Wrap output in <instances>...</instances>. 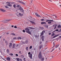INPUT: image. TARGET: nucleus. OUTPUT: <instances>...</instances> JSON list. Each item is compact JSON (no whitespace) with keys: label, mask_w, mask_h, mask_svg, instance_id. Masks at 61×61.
<instances>
[{"label":"nucleus","mask_w":61,"mask_h":61,"mask_svg":"<svg viewBox=\"0 0 61 61\" xmlns=\"http://www.w3.org/2000/svg\"><path fill=\"white\" fill-rule=\"evenodd\" d=\"M59 36V34L57 35L54 36L53 37V38H55V37H57V36Z\"/></svg>","instance_id":"6e6552de"},{"label":"nucleus","mask_w":61,"mask_h":61,"mask_svg":"<svg viewBox=\"0 0 61 61\" xmlns=\"http://www.w3.org/2000/svg\"><path fill=\"white\" fill-rule=\"evenodd\" d=\"M14 28H17V27L16 26H14Z\"/></svg>","instance_id":"8fccbe9b"},{"label":"nucleus","mask_w":61,"mask_h":61,"mask_svg":"<svg viewBox=\"0 0 61 61\" xmlns=\"http://www.w3.org/2000/svg\"><path fill=\"white\" fill-rule=\"evenodd\" d=\"M18 2H19V3H21V4H23V5H25V3H24V2L21 1H19Z\"/></svg>","instance_id":"9b49d317"},{"label":"nucleus","mask_w":61,"mask_h":61,"mask_svg":"<svg viewBox=\"0 0 61 61\" xmlns=\"http://www.w3.org/2000/svg\"><path fill=\"white\" fill-rule=\"evenodd\" d=\"M10 2H6V3L7 4H9V3H10Z\"/></svg>","instance_id":"603ef678"},{"label":"nucleus","mask_w":61,"mask_h":61,"mask_svg":"<svg viewBox=\"0 0 61 61\" xmlns=\"http://www.w3.org/2000/svg\"><path fill=\"white\" fill-rule=\"evenodd\" d=\"M10 3H11V4H14V3L13 2H10Z\"/></svg>","instance_id":"864d4df0"},{"label":"nucleus","mask_w":61,"mask_h":61,"mask_svg":"<svg viewBox=\"0 0 61 61\" xmlns=\"http://www.w3.org/2000/svg\"><path fill=\"white\" fill-rule=\"evenodd\" d=\"M15 44H13V46H12V48H15Z\"/></svg>","instance_id":"2eb2a0df"},{"label":"nucleus","mask_w":61,"mask_h":61,"mask_svg":"<svg viewBox=\"0 0 61 61\" xmlns=\"http://www.w3.org/2000/svg\"><path fill=\"white\" fill-rule=\"evenodd\" d=\"M25 30H26V33L29 34L30 35L31 34V32L30 31H30V29H29L27 28H25Z\"/></svg>","instance_id":"f257e3e1"},{"label":"nucleus","mask_w":61,"mask_h":61,"mask_svg":"<svg viewBox=\"0 0 61 61\" xmlns=\"http://www.w3.org/2000/svg\"><path fill=\"white\" fill-rule=\"evenodd\" d=\"M44 33H45V30H43L41 32V34L40 35V36H43L44 35Z\"/></svg>","instance_id":"20e7f679"},{"label":"nucleus","mask_w":61,"mask_h":61,"mask_svg":"<svg viewBox=\"0 0 61 61\" xmlns=\"http://www.w3.org/2000/svg\"><path fill=\"white\" fill-rule=\"evenodd\" d=\"M17 39H21V38L20 37H18V38H17Z\"/></svg>","instance_id":"cd10ccee"},{"label":"nucleus","mask_w":61,"mask_h":61,"mask_svg":"<svg viewBox=\"0 0 61 61\" xmlns=\"http://www.w3.org/2000/svg\"><path fill=\"white\" fill-rule=\"evenodd\" d=\"M56 32V30H54L52 32V33H54V32Z\"/></svg>","instance_id":"5fc2aeb1"},{"label":"nucleus","mask_w":61,"mask_h":61,"mask_svg":"<svg viewBox=\"0 0 61 61\" xmlns=\"http://www.w3.org/2000/svg\"><path fill=\"white\" fill-rule=\"evenodd\" d=\"M35 15L37 16H38V17H40V15H39L37 13H35Z\"/></svg>","instance_id":"ddd939ff"},{"label":"nucleus","mask_w":61,"mask_h":61,"mask_svg":"<svg viewBox=\"0 0 61 61\" xmlns=\"http://www.w3.org/2000/svg\"><path fill=\"white\" fill-rule=\"evenodd\" d=\"M41 61H44V59H45L44 58H42L41 59H40Z\"/></svg>","instance_id":"f3484780"},{"label":"nucleus","mask_w":61,"mask_h":61,"mask_svg":"<svg viewBox=\"0 0 61 61\" xmlns=\"http://www.w3.org/2000/svg\"><path fill=\"white\" fill-rule=\"evenodd\" d=\"M30 22L32 24H34L35 25H36V23H35V22H33L32 21H30Z\"/></svg>","instance_id":"1a4fd4ad"},{"label":"nucleus","mask_w":61,"mask_h":61,"mask_svg":"<svg viewBox=\"0 0 61 61\" xmlns=\"http://www.w3.org/2000/svg\"><path fill=\"white\" fill-rule=\"evenodd\" d=\"M55 50L54 49H53L51 51V52H52L53 51H54V50Z\"/></svg>","instance_id":"58836bf2"},{"label":"nucleus","mask_w":61,"mask_h":61,"mask_svg":"<svg viewBox=\"0 0 61 61\" xmlns=\"http://www.w3.org/2000/svg\"><path fill=\"white\" fill-rule=\"evenodd\" d=\"M51 23H52V22H51V21H49V22H48V24H51Z\"/></svg>","instance_id":"4c0bfd02"},{"label":"nucleus","mask_w":61,"mask_h":61,"mask_svg":"<svg viewBox=\"0 0 61 61\" xmlns=\"http://www.w3.org/2000/svg\"><path fill=\"white\" fill-rule=\"evenodd\" d=\"M55 17H56V18H57V16H55Z\"/></svg>","instance_id":"bf43d9fd"},{"label":"nucleus","mask_w":61,"mask_h":61,"mask_svg":"<svg viewBox=\"0 0 61 61\" xmlns=\"http://www.w3.org/2000/svg\"><path fill=\"white\" fill-rule=\"evenodd\" d=\"M51 33H49V34L50 35H51Z\"/></svg>","instance_id":"13d9d810"},{"label":"nucleus","mask_w":61,"mask_h":61,"mask_svg":"<svg viewBox=\"0 0 61 61\" xmlns=\"http://www.w3.org/2000/svg\"><path fill=\"white\" fill-rule=\"evenodd\" d=\"M16 56H18V55L17 54H16Z\"/></svg>","instance_id":"6e6d98bb"},{"label":"nucleus","mask_w":61,"mask_h":61,"mask_svg":"<svg viewBox=\"0 0 61 61\" xmlns=\"http://www.w3.org/2000/svg\"><path fill=\"white\" fill-rule=\"evenodd\" d=\"M58 30V29H56V30H55V31H58V30Z\"/></svg>","instance_id":"49530a36"},{"label":"nucleus","mask_w":61,"mask_h":61,"mask_svg":"<svg viewBox=\"0 0 61 61\" xmlns=\"http://www.w3.org/2000/svg\"><path fill=\"white\" fill-rule=\"evenodd\" d=\"M49 1H50V2H51V1H51V0H49Z\"/></svg>","instance_id":"338daca9"},{"label":"nucleus","mask_w":61,"mask_h":61,"mask_svg":"<svg viewBox=\"0 0 61 61\" xmlns=\"http://www.w3.org/2000/svg\"><path fill=\"white\" fill-rule=\"evenodd\" d=\"M61 26V25H58L57 26V27H58V28H59L60 27V28Z\"/></svg>","instance_id":"7c9ffc66"},{"label":"nucleus","mask_w":61,"mask_h":61,"mask_svg":"<svg viewBox=\"0 0 61 61\" xmlns=\"http://www.w3.org/2000/svg\"><path fill=\"white\" fill-rule=\"evenodd\" d=\"M59 46V45H56L55 46V48H56L57 47H58Z\"/></svg>","instance_id":"aec40b11"},{"label":"nucleus","mask_w":61,"mask_h":61,"mask_svg":"<svg viewBox=\"0 0 61 61\" xmlns=\"http://www.w3.org/2000/svg\"><path fill=\"white\" fill-rule=\"evenodd\" d=\"M49 21L50 22H55L53 20H49Z\"/></svg>","instance_id":"2f4dec72"},{"label":"nucleus","mask_w":61,"mask_h":61,"mask_svg":"<svg viewBox=\"0 0 61 61\" xmlns=\"http://www.w3.org/2000/svg\"><path fill=\"white\" fill-rule=\"evenodd\" d=\"M19 15L20 16H23V14H21V13H19Z\"/></svg>","instance_id":"4468645a"},{"label":"nucleus","mask_w":61,"mask_h":61,"mask_svg":"<svg viewBox=\"0 0 61 61\" xmlns=\"http://www.w3.org/2000/svg\"><path fill=\"white\" fill-rule=\"evenodd\" d=\"M21 43H22V44H25V42L23 41H21Z\"/></svg>","instance_id":"5701e85b"},{"label":"nucleus","mask_w":61,"mask_h":61,"mask_svg":"<svg viewBox=\"0 0 61 61\" xmlns=\"http://www.w3.org/2000/svg\"><path fill=\"white\" fill-rule=\"evenodd\" d=\"M16 7H20V5H17Z\"/></svg>","instance_id":"f704fd0d"},{"label":"nucleus","mask_w":61,"mask_h":61,"mask_svg":"<svg viewBox=\"0 0 61 61\" xmlns=\"http://www.w3.org/2000/svg\"><path fill=\"white\" fill-rule=\"evenodd\" d=\"M30 28V29H35V28H32L31 27H30L28 28Z\"/></svg>","instance_id":"412c9836"},{"label":"nucleus","mask_w":61,"mask_h":61,"mask_svg":"<svg viewBox=\"0 0 61 61\" xmlns=\"http://www.w3.org/2000/svg\"><path fill=\"white\" fill-rule=\"evenodd\" d=\"M5 43H7V41H6Z\"/></svg>","instance_id":"e2e57ef3"},{"label":"nucleus","mask_w":61,"mask_h":61,"mask_svg":"<svg viewBox=\"0 0 61 61\" xmlns=\"http://www.w3.org/2000/svg\"><path fill=\"white\" fill-rule=\"evenodd\" d=\"M12 44H10L9 45V46H10V48H11V47H12Z\"/></svg>","instance_id":"bb28decb"},{"label":"nucleus","mask_w":61,"mask_h":61,"mask_svg":"<svg viewBox=\"0 0 61 61\" xmlns=\"http://www.w3.org/2000/svg\"><path fill=\"white\" fill-rule=\"evenodd\" d=\"M60 31L61 32V29L60 30Z\"/></svg>","instance_id":"680f3d73"},{"label":"nucleus","mask_w":61,"mask_h":61,"mask_svg":"<svg viewBox=\"0 0 61 61\" xmlns=\"http://www.w3.org/2000/svg\"><path fill=\"white\" fill-rule=\"evenodd\" d=\"M13 7H14V8H16V5H13Z\"/></svg>","instance_id":"473e14b6"},{"label":"nucleus","mask_w":61,"mask_h":61,"mask_svg":"<svg viewBox=\"0 0 61 61\" xmlns=\"http://www.w3.org/2000/svg\"><path fill=\"white\" fill-rule=\"evenodd\" d=\"M17 38L16 37H15L13 38V39H17Z\"/></svg>","instance_id":"a19ab883"},{"label":"nucleus","mask_w":61,"mask_h":61,"mask_svg":"<svg viewBox=\"0 0 61 61\" xmlns=\"http://www.w3.org/2000/svg\"><path fill=\"white\" fill-rule=\"evenodd\" d=\"M38 57L39 59H41L42 58H43V56L42 55V53H41V51H40L39 53L38 56Z\"/></svg>","instance_id":"f03ea898"},{"label":"nucleus","mask_w":61,"mask_h":61,"mask_svg":"<svg viewBox=\"0 0 61 61\" xmlns=\"http://www.w3.org/2000/svg\"><path fill=\"white\" fill-rule=\"evenodd\" d=\"M37 37V35H35V38Z\"/></svg>","instance_id":"09e8293b"},{"label":"nucleus","mask_w":61,"mask_h":61,"mask_svg":"<svg viewBox=\"0 0 61 61\" xmlns=\"http://www.w3.org/2000/svg\"><path fill=\"white\" fill-rule=\"evenodd\" d=\"M26 50L27 51H28V47H26Z\"/></svg>","instance_id":"b1692460"},{"label":"nucleus","mask_w":61,"mask_h":61,"mask_svg":"<svg viewBox=\"0 0 61 61\" xmlns=\"http://www.w3.org/2000/svg\"><path fill=\"white\" fill-rule=\"evenodd\" d=\"M32 46H30V49H32Z\"/></svg>","instance_id":"72a5a7b5"},{"label":"nucleus","mask_w":61,"mask_h":61,"mask_svg":"<svg viewBox=\"0 0 61 61\" xmlns=\"http://www.w3.org/2000/svg\"><path fill=\"white\" fill-rule=\"evenodd\" d=\"M42 42L41 41L40 42V44H42Z\"/></svg>","instance_id":"c03bdc74"},{"label":"nucleus","mask_w":61,"mask_h":61,"mask_svg":"<svg viewBox=\"0 0 61 61\" xmlns=\"http://www.w3.org/2000/svg\"><path fill=\"white\" fill-rule=\"evenodd\" d=\"M11 27H14V26H13V25H12L11 26Z\"/></svg>","instance_id":"052dcab7"},{"label":"nucleus","mask_w":61,"mask_h":61,"mask_svg":"<svg viewBox=\"0 0 61 61\" xmlns=\"http://www.w3.org/2000/svg\"><path fill=\"white\" fill-rule=\"evenodd\" d=\"M21 56L22 57H23H23H24V56L23 55H22Z\"/></svg>","instance_id":"37998d69"},{"label":"nucleus","mask_w":61,"mask_h":61,"mask_svg":"<svg viewBox=\"0 0 61 61\" xmlns=\"http://www.w3.org/2000/svg\"><path fill=\"white\" fill-rule=\"evenodd\" d=\"M16 59L18 61H19L20 60L19 59V58H16Z\"/></svg>","instance_id":"c756f323"},{"label":"nucleus","mask_w":61,"mask_h":61,"mask_svg":"<svg viewBox=\"0 0 61 61\" xmlns=\"http://www.w3.org/2000/svg\"><path fill=\"white\" fill-rule=\"evenodd\" d=\"M5 7L6 8H8V7H7V6H5Z\"/></svg>","instance_id":"4d7b16f0"},{"label":"nucleus","mask_w":61,"mask_h":61,"mask_svg":"<svg viewBox=\"0 0 61 61\" xmlns=\"http://www.w3.org/2000/svg\"><path fill=\"white\" fill-rule=\"evenodd\" d=\"M28 55H30L29 57L31 59H32V54L31 53L30 54V52H29L28 53Z\"/></svg>","instance_id":"7ed1b4c3"},{"label":"nucleus","mask_w":61,"mask_h":61,"mask_svg":"<svg viewBox=\"0 0 61 61\" xmlns=\"http://www.w3.org/2000/svg\"><path fill=\"white\" fill-rule=\"evenodd\" d=\"M41 25H43V24H46V23L45 22H42L41 23Z\"/></svg>","instance_id":"f8f14e48"},{"label":"nucleus","mask_w":61,"mask_h":61,"mask_svg":"<svg viewBox=\"0 0 61 61\" xmlns=\"http://www.w3.org/2000/svg\"><path fill=\"white\" fill-rule=\"evenodd\" d=\"M25 43H28V41L27 40L25 42Z\"/></svg>","instance_id":"e433bc0d"},{"label":"nucleus","mask_w":61,"mask_h":61,"mask_svg":"<svg viewBox=\"0 0 61 61\" xmlns=\"http://www.w3.org/2000/svg\"><path fill=\"white\" fill-rule=\"evenodd\" d=\"M7 53H8V54H9V53L10 52H9V50L8 49H7Z\"/></svg>","instance_id":"6ab92c4d"},{"label":"nucleus","mask_w":61,"mask_h":61,"mask_svg":"<svg viewBox=\"0 0 61 61\" xmlns=\"http://www.w3.org/2000/svg\"><path fill=\"white\" fill-rule=\"evenodd\" d=\"M7 5H8L10 7L12 6V5L11 4V3H9Z\"/></svg>","instance_id":"9d476101"},{"label":"nucleus","mask_w":61,"mask_h":61,"mask_svg":"<svg viewBox=\"0 0 61 61\" xmlns=\"http://www.w3.org/2000/svg\"><path fill=\"white\" fill-rule=\"evenodd\" d=\"M23 32L24 33H25V30H23Z\"/></svg>","instance_id":"de8ad7c7"},{"label":"nucleus","mask_w":61,"mask_h":61,"mask_svg":"<svg viewBox=\"0 0 61 61\" xmlns=\"http://www.w3.org/2000/svg\"><path fill=\"white\" fill-rule=\"evenodd\" d=\"M11 35H12V36H15V34L14 33H12Z\"/></svg>","instance_id":"c85d7f7f"},{"label":"nucleus","mask_w":61,"mask_h":61,"mask_svg":"<svg viewBox=\"0 0 61 61\" xmlns=\"http://www.w3.org/2000/svg\"><path fill=\"white\" fill-rule=\"evenodd\" d=\"M19 9L21 12H23L24 11V10L23 9V8L21 7H20V8H19Z\"/></svg>","instance_id":"39448f33"},{"label":"nucleus","mask_w":61,"mask_h":61,"mask_svg":"<svg viewBox=\"0 0 61 61\" xmlns=\"http://www.w3.org/2000/svg\"><path fill=\"white\" fill-rule=\"evenodd\" d=\"M9 55L10 56H13V53H10L9 54Z\"/></svg>","instance_id":"c9c22d12"},{"label":"nucleus","mask_w":61,"mask_h":61,"mask_svg":"<svg viewBox=\"0 0 61 61\" xmlns=\"http://www.w3.org/2000/svg\"><path fill=\"white\" fill-rule=\"evenodd\" d=\"M44 20H45L43 19H42L41 20V21H44Z\"/></svg>","instance_id":"3c124183"},{"label":"nucleus","mask_w":61,"mask_h":61,"mask_svg":"<svg viewBox=\"0 0 61 61\" xmlns=\"http://www.w3.org/2000/svg\"><path fill=\"white\" fill-rule=\"evenodd\" d=\"M20 61H22V59H20Z\"/></svg>","instance_id":"774afa93"},{"label":"nucleus","mask_w":61,"mask_h":61,"mask_svg":"<svg viewBox=\"0 0 61 61\" xmlns=\"http://www.w3.org/2000/svg\"><path fill=\"white\" fill-rule=\"evenodd\" d=\"M6 34H9V33H6Z\"/></svg>","instance_id":"69168bd1"},{"label":"nucleus","mask_w":61,"mask_h":61,"mask_svg":"<svg viewBox=\"0 0 61 61\" xmlns=\"http://www.w3.org/2000/svg\"><path fill=\"white\" fill-rule=\"evenodd\" d=\"M45 38V36H43L41 37V39H42V40L43 42L44 41V38Z\"/></svg>","instance_id":"423d86ee"},{"label":"nucleus","mask_w":61,"mask_h":61,"mask_svg":"<svg viewBox=\"0 0 61 61\" xmlns=\"http://www.w3.org/2000/svg\"><path fill=\"white\" fill-rule=\"evenodd\" d=\"M19 46V44H17L16 45V46H16V47H17V46Z\"/></svg>","instance_id":"79ce46f5"},{"label":"nucleus","mask_w":61,"mask_h":61,"mask_svg":"<svg viewBox=\"0 0 61 61\" xmlns=\"http://www.w3.org/2000/svg\"><path fill=\"white\" fill-rule=\"evenodd\" d=\"M19 53L20 54V55H22V54L21 53V51H19Z\"/></svg>","instance_id":"ea45409f"},{"label":"nucleus","mask_w":61,"mask_h":61,"mask_svg":"<svg viewBox=\"0 0 61 61\" xmlns=\"http://www.w3.org/2000/svg\"><path fill=\"white\" fill-rule=\"evenodd\" d=\"M59 37H60V38H61V36H59Z\"/></svg>","instance_id":"0e129e2a"},{"label":"nucleus","mask_w":61,"mask_h":61,"mask_svg":"<svg viewBox=\"0 0 61 61\" xmlns=\"http://www.w3.org/2000/svg\"><path fill=\"white\" fill-rule=\"evenodd\" d=\"M49 21H49V20H46V22H49Z\"/></svg>","instance_id":"a18cd8bd"},{"label":"nucleus","mask_w":61,"mask_h":61,"mask_svg":"<svg viewBox=\"0 0 61 61\" xmlns=\"http://www.w3.org/2000/svg\"><path fill=\"white\" fill-rule=\"evenodd\" d=\"M42 46H43V44L41 45L40 46V47H39L40 49H41V48H42Z\"/></svg>","instance_id":"dca6fc26"},{"label":"nucleus","mask_w":61,"mask_h":61,"mask_svg":"<svg viewBox=\"0 0 61 61\" xmlns=\"http://www.w3.org/2000/svg\"><path fill=\"white\" fill-rule=\"evenodd\" d=\"M55 26V27L54 28V29H56V25H53V26L54 27V26Z\"/></svg>","instance_id":"4be33fe9"},{"label":"nucleus","mask_w":61,"mask_h":61,"mask_svg":"<svg viewBox=\"0 0 61 61\" xmlns=\"http://www.w3.org/2000/svg\"><path fill=\"white\" fill-rule=\"evenodd\" d=\"M45 27H46V28H48V26L46 25H45Z\"/></svg>","instance_id":"393cba45"},{"label":"nucleus","mask_w":61,"mask_h":61,"mask_svg":"<svg viewBox=\"0 0 61 61\" xmlns=\"http://www.w3.org/2000/svg\"><path fill=\"white\" fill-rule=\"evenodd\" d=\"M0 10L1 11H2V12H5V10L3 9H0Z\"/></svg>","instance_id":"0eeeda50"},{"label":"nucleus","mask_w":61,"mask_h":61,"mask_svg":"<svg viewBox=\"0 0 61 61\" xmlns=\"http://www.w3.org/2000/svg\"><path fill=\"white\" fill-rule=\"evenodd\" d=\"M55 33H53L51 34V36H55Z\"/></svg>","instance_id":"a878e982"},{"label":"nucleus","mask_w":61,"mask_h":61,"mask_svg":"<svg viewBox=\"0 0 61 61\" xmlns=\"http://www.w3.org/2000/svg\"><path fill=\"white\" fill-rule=\"evenodd\" d=\"M7 59L9 61H10V58L9 57H8L7 58Z\"/></svg>","instance_id":"a211bd4d"}]
</instances>
